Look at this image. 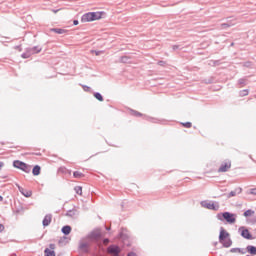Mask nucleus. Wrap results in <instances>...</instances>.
<instances>
[{"mask_svg": "<svg viewBox=\"0 0 256 256\" xmlns=\"http://www.w3.org/2000/svg\"><path fill=\"white\" fill-rule=\"evenodd\" d=\"M230 236L229 232L225 230V228H220V234H219V241L222 243L223 247L229 248L233 245V241L231 238H228Z\"/></svg>", "mask_w": 256, "mask_h": 256, "instance_id": "1", "label": "nucleus"}, {"mask_svg": "<svg viewBox=\"0 0 256 256\" xmlns=\"http://www.w3.org/2000/svg\"><path fill=\"white\" fill-rule=\"evenodd\" d=\"M217 219L219 221H226L230 225H233V223H235V221H237V215H235L231 212H223V213L217 214Z\"/></svg>", "mask_w": 256, "mask_h": 256, "instance_id": "2", "label": "nucleus"}, {"mask_svg": "<svg viewBox=\"0 0 256 256\" xmlns=\"http://www.w3.org/2000/svg\"><path fill=\"white\" fill-rule=\"evenodd\" d=\"M201 206L205 209H210L211 211H219V202H209V201H202Z\"/></svg>", "mask_w": 256, "mask_h": 256, "instance_id": "3", "label": "nucleus"}, {"mask_svg": "<svg viewBox=\"0 0 256 256\" xmlns=\"http://www.w3.org/2000/svg\"><path fill=\"white\" fill-rule=\"evenodd\" d=\"M238 233H240V235H241V237H243V239H248V240L253 239V235H251V232H249V229L245 228V226H241L238 229Z\"/></svg>", "mask_w": 256, "mask_h": 256, "instance_id": "4", "label": "nucleus"}, {"mask_svg": "<svg viewBox=\"0 0 256 256\" xmlns=\"http://www.w3.org/2000/svg\"><path fill=\"white\" fill-rule=\"evenodd\" d=\"M230 169H231V161L226 160L222 162V164L220 165L218 169V173H227V171H229Z\"/></svg>", "mask_w": 256, "mask_h": 256, "instance_id": "5", "label": "nucleus"}, {"mask_svg": "<svg viewBox=\"0 0 256 256\" xmlns=\"http://www.w3.org/2000/svg\"><path fill=\"white\" fill-rule=\"evenodd\" d=\"M88 239H90V241H99L101 239V232H91L88 235Z\"/></svg>", "mask_w": 256, "mask_h": 256, "instance_id": "6", "label": "nucleus"}, {"mask_svg": "<svg viewBox=\"0 0 256 256\" xmlns=\"http://www.w3.org/2000/svg\"><path fill=\"white\" fill-rule=\"evenodd\" d=\"M82 23H89L90 21H93V13L88 12L84 14L81 18Z\"/></svg>", "mask_w": 256, "mask_h": 256, "instance_id": "7", "label": "nucleus"}, {"mask_svg": "<svg viewBox=\"0 0 256 256\" xmlns=\"http://www.w3.org/2000/svg\"><path fill=\"white\" fill-rule=\"evenodd\" d=\"M108 252L113 256L119 255V253H121V249L119 248V246H109Z\"/></svg>", "mask_w": 256, "mask_h": 256, "instance_id": "8", "label": "nucleus"}, {"mask_svg": "<svg viewBox=\"0 0 256 256\" xmlns=\"http://www.w3.org/2000/svg\"><path fill=\"white\" fill-rule=\"evenodd\" d=\"M17 187H18V191H19L24 197H31V195H33V192L27 191V190L23 189V187L19 186V184H17Z\"/></svg>", "mask_w": 256, "mask_h": 256, "instance_id": "9", "label": "nucleus"}, {"mask_svg": "<svg viewBox=\"0 0 256 256\" xmlns=\"http://www.w3.org/2000/svg\"><path fill=\"white\" fill-rule=\"evenodd\" d=\"M52 218L53 216L51 214L46 215L42 221L43 227H49V225H51Z\"/></svg>", "mask_w": 256, "mask_h": 256, "instance_id": "10", "label": "nucleus"}, {"mask_svg": "<svg viewBox=\"0 0 256 256\" xmlns=\"http://www.w3.org/2000/svg\"><path fill=\"white\" fill-rule=\"evenodd\" d=\"M66 217H72L75 219L76 217H79V211H77V209L68 210Z\"/></svg>", "mask_w": 256, "mask_h": 256, "instance_id": "11", "label": "nucleus"}, {"mask_svg": "<svg viewBox=\"0 0 256 256\" xmlns=\"http://www.w3.org/2000/svg\"><path fill=\"white\" fill-rule=\"evenodd\" d=\"M28 51H29L30 55H35V53H41L42 48L40 46H35L32 48H28Z\"/></svg>", "mask_w": 256, "mask_h": 256, "instance_id": "12", "label": "nucleus"}, {"mask_svg": "<svg viewBox=\"0 0 256 256\" xmlns=\"http://www.w3.org/2000/svg\"><path fill=\"white\" fill-rule=\"evenodd\" d=\"M79 249H80V251H83L84 253H87V251L89 249V243H87V242H80Z\"/></svg>", "mask_w": 256, "mask_h": 256, "instance_id": "13", "label": "nucleus"}, {"mask_svg": "<svg viewBox=\"0 0 256 256\" xmlns=\"http://www.w3.org/2000/svg\"><path fill=\"white\" fill-rule=\"evenodd\" d=\"M102 16H103V12H92L93 21H97L101 19Z\"/></svg>", "mask_w": 256, "mask_h": 256, "instance_id": "14", "label": "nucleus"}, {"mask_svg": "<svg viewBox=\"0 0 256 256\" xmlns=\"http://www.w3.org/2000/svg\"><path fill=\"white\" fill-rule=\"evenodd\" d=\"M32 173L34 176L41 175V166L39 165L34 166Z\"/></svg>", "mask_w": 256, "mask_h": 256, "instance_id": "15", "label": "nucleus"}, {"mask_svg": "<svg viewBox=\"0 0 256 256\" xmlns=\"http://www.w3.org/2000/svg\"><path fill=\"white\" fill-rule=\"evenodd\" d=\"M246 250L250 253V255H256V247L253 245H248Z\"/></svg>", "mask_w": 256, "mask_h": 256, "instance_id": "16", "label": "nucleus"}, {"mask_svg": "<svg viewBox=\"0 0 256 256\" xmlns=\"http://www.w3.org/2000/svg\"><path fill=\"white\" fill-rule=\"evenodd\" d=\"M24 164H25V162H21L19 160H15L13 162V167H15L16 169H21Z\"/></svg>", "mask_w": 256, "mask_h": 256, "instance_id": "17", "label": "nucleus"}, {"mask_svg": "<svg viewBox=\"0 0 256 256\" xmlns=\"http://www.w3.org/2000/svg\"><path fill=\"white\" fill-rule=\"evenodd\" d=\"M51 31L57 33L58 35H63V33H67V30L61 28H52Z\"/></svg>", "mask_w": 256, "mask_h": 256, "instance_id": "18", "label": "nucleus"}, {"mask_svg": "<svg viewBox=\"0 0 256 256\" xmlns=\"http://www.w3.org/2000/svg\"><path fill=\"white\" fill-rule=\"evenodd\" d=\"M62 233H63L64 235H69V234L71 233V226H69V225L64 226V227L62 228Z\"/></svg>", "mask_w": 256, "mask_h": 256, "instance_id": "19", "label": "nucleus"}, {"mask_svg": "<svg viewBox=\"0 0 256 256\" xmlns=\"http://www.w3.org/2000/svg\"><path fill=\"white\" fill-rule=\"evenodd\" d=\"M20 169L21 171H24V173H31V166L27 165L26 163H24V165Z\"/></svg>", "mask_w": 256, "mask_h": 256, "instance_id": "20", "label": "nucleus"}, {"mask_svg": "<svg viewBox=\"0 0 256 256\" xmlns=\"http://www.w3.org/2000/svg\"><path fill=\"white\" fill-rule=\"evenodd\" d=\"M45 256H55V251L50 250L49 248H46L44 250Z\"/></svg>", "mask_w": 256, "mask_h": 256, "instance_id": "21", "label": "nucleus"}, {"mask_svg": "<svg viewBox=\"0 0 256 256\" xmlns=\"http://www.w3.org/2000/svg\"><path fill=\"white\" fill-rule=\"evenodd\" d=\"M244 217H251L252 215H255V211L249 209L244 212Z\"/></svg>", "mask_w": 256, "mask_h": 256, "instance_id": "22", "label": "nucleus"}, {"mask_svg": "<svg viewBox=\"0 0 256 256\" xmlns=\"http://www.w3.org/2000/svg\"><path fill=\"white\" fill-rule=\"evenodd\" d=\"M233 25H235V23H231V21L228 20L227 23H223L221 25L222 29H227V27H233Z\"/></svg>", "mask_w": 256, "mask_h": 256, "instance_id": "23", "label": "nucleus"}, {"mask_svg": "<svg viewBox=\"0 0 256 256\" xmlns=\"http://www.w3.org/2000/svg\"><path fill=\"white\" fill-rule=\"evenodd\" d=\"M94 97L98 101H103V95H101V93H99V92L94 93Z\"/></svg>", "mask_w": 256, "mask_h": 256, "instance_id": "24", "label": "nucleus"}, {"mask_svg": "<svg viewBox=\"0 0 256 256\" xmlns=\"http://www.w3.org/2000/svg\"><path fill=\"white\" fill-rule=\"evenodd\" d=\"M74 191H76L77 195H81L83 193V188L81 186H76Z\"/></svg>", "mask_w": 256, "mask_h": 256, "instance_id": "25", "label": "nucleus"}, {"mask_svg": "<svg viewBox=\"0 0 256 256\" xmlns=\"http://www.w3.org/2000/svg\"><path fill=\"white\" fill-rule=\"evenodd\" d=\"M31 55V52H29V49L27 48L26 52L22 54L23 59H29Z\"/></svg>", "mask_w": 256, "mask_h": 256, "instance_id": "26", "label": "nucleus"}, {"mask_svg": "<svg viewBox=\"0 0 256 256\" xmlns=\"http://www.w3.org/2000/svg\"><path fill=\"white\" fill-rule=\"evenodd\" d=\"M238 83L242 86L247 85V79L246 78H240L238 80Z\"/></svg>", "mask_w": 256, "mask_h": 256, "instance_id": "27", "label": "nucleus"}, {"mask_svg": "<svg viewBox=\"0 0 256 256\" xmlns=\"http://www.w3.org/2000/svg\"><path fill=\"white\" fill-rule=\"evenodd\" d=\"M73 175H74V177H75L76 179H79V178H81V177L83 176V173H81V172H79V171H75V172L73 173Z\"/></svg>", "mask_w": 256, "mask_h": 256, "instance_id": "28", "label": "nucleus"}, {"mask_svg": "<svg viewBox=\"0 0 256 256\" xmlns=\"http://www.w3.org/2000/svg\"><path fill=\"white\" fill-rule=\"evenodd\" d=\"M237 251H238V253H245V252L241 251V248H232L230 250L231 253H237Z\"/></svg>", "mask_w": 256, "mask_h": 256, "instance_id": "29", "label": "nucleus"}, {"mask_svg": "<svg viewBox=\"0 0 256 256\" xmlns=\"http://www.w3.org/2000/svg\"><path fill=\"white\" fill-rule=\"evenodd\" d=\"M240 95H241V97H245V96L249 95V90L240 91Z\"/></svg>", "mask_w": 256, "mask_h": 256, "instance_id": "30", "label": "nucleus"}, {"mask_svg": "<svg viewBox=\"0 0 256 256\" xmlns=\"http://www.w3.org/2000/svg\"><path fill=\"white\" fill-rule=\"evenodd\" d=\"M183 127H186V129H191L192 127V124L191 122H185V123H182Z\"/></svg>", "mask_w": 256, "mask_h": 256, "instance_id": "31", "label": "nucleus"}, {"mask_svg": "<svg viewBox=\"0 0 256 256\" xmlns=\"http://www.w3.org/2000/svg\"><path fill=\"white\" fill-rule=\"evenodd\" d=\"M132 115H134L135 117H142L143 114H141L140 112H137L135 110L132 111Z\"/></svg>", "mask_w": 256, "mask_h": 256, "instance_id": "32", "label": "nucleus"}, {"mask_svg": "<svg viewBox=\"0 0 256 256\" xmlns=\"http://www.w3.org/2000/svg\"><path fill=\"white\" fill-rule=\"evenodd\" d=\"M235 195H237V191H231L229 194H228V199H231V197H235Z\"/></svg>", "mask_w": 256, "mask_h": 256, "instance_id": "33", "label": "nucleus"}, {"mask_svg": "<svg viewBox=\"0 0 256 256\" xmlns=\"http://www.w3.org/2000/svg\"><path fill=\"white\" fill-rule=\"evenodd\" d=\"M234 191H236V195H240V193H243V188H236Z\"/></svg>", "mask_w": 256, "mask_h": 256, "instance_id": "34", "label": "nucleus"}, {"mask_svg": "<svg viewBox=\"0 0 256 256\" xmlns=\"http://www.w3.org/2000/svg\"><path fill=\"white\" fill-rule=\"evenodd\" d=\"M250 195H256V188H252L249 190Z\"/></svg>", "mask_w": 256, "mask_h": 256, "instance_id": "35", "label": "nucleus"}, {"mask_svg": "<svg viewBox=\"0 0 256 256\" xmlns=\"http://www.w3.org/2000/svg\"><path fill=\"white\" fill-rule=\"evenodd\" d=\"M92 53H95L96 56H99L101 53H103V51L92 50Z\"/></svg>", "mask_w": 256, "mask_h": 256, "instance_id": "36", "label": "nucleus"}, {"mask_svg": "<svg viewBox=\"0 0 256 256\" xmlns=\"http://www.w3.org/2000/svg\"><path fill=\"white\" fill-rule=\"evenodd\" d=\"M5 231V226L3 224H0V233H3Z\"/></svg>", "mask_w": 256, "mask_h": 256, "instance_id": "37", "label": "nucleus"}, {"mask_svg": "<svg viewBox=\"0 0 256 256\" xmlns=\"http://www.w3.org/2000/svg\"><path fill=\"white\" fill-rule=\"evenodd\" d=\"M122 63H127V56L121 58Z\"/></svg>", "mask_w": 256, "mask_h": 256, "instance_id": "38", "label": "nucleus"}, {"mask_svg": "<svg viewBox=\"0 0 256 256\" xmlns=\"http://www.w3.org/2000/svg\"><path fill=\"white\" fill-rule=\"evenodd\" d=\"M179 47H180L179 45H174L173 46V51H177V49H179Z\"/></svg>", "mask_w": 256, "mask_h": 256, "instance_id": "39", "label": "nucleus"}, {"mask_svg": "<svg viewBox=\"0 0 256 256\" xmlns=\"http://www.w3.org/2000/svg\"><path fill=\"white\" fill-rule=\"evenodd\" d=\"M103 243H104V245H108L109 244V239H104V241H103Z\"/></svg>", "mask_w": 256, "mask_h": 256, "instance_id": "40", "label": "nucleus"}, {"mask_svg": "<svg viewBox=\"0 0 256 256\" xmlns=\"http://www.w3.org/2000/svg\"><path fill=\"white\" fill-rule=\"evenodd\" d=\"M73 25H79V20H74Z\"/></svg>", "mask_w": 256, "mask_h": 256, "instance_id": "41", "label": "nucleus"}, {"mask_svg": "<svg viewBox=\"0 0 256 256\" xmlns=\"http://www.w3.org/2000/svg\"><path fill=\"white\" fill-rule=\"evenodd\" d=\"M127 256H137V255L134 252H130V253H128Z\"/></svg>", "mask_w": 256, "mask_h": 256, "instance_id": "42", "label": "nucleus"}, {"mask_svg": "<svg viewBox=\"0 0 256 256\" xmlns=\"http://www.w3.org/2000/svg\"><path fill=\"white\" fill-rule=\"evenodd\" d=\"M3 165H4V163L0 162V170L3 169Z\"/></svg>", "mask_w": 256, "mask_h": 256, "instance_id": "43", "label": "nucleus"}, {"mask_svg": "<svg viewBox=\"0 0 256 256\" xmlns=\"http://www.w3.org/2000/svg\"><path fill=\"white\" fill-rule=\"evenodd\" d=\"M89 89L88 86H84V91H87Z\"/></svg>", "mask_w": 256, "mask_h": 256, "instance_id": "44", "label": "nucleus"}, {"mask_svg": "<svg viewBox=\"0 0 256 256\" xmlns=\"http://www.w3.org/2000/svg\"><path fill=\"white\" fill-rule=\"evenodd\" d=\"M106 231H111V227H106Z\"/></svg>", "mask_w": 256, "mask_h": 256, "instance_id": "45", "label": "nucleus"}, {"mask_svg": "<svg viewBox=\"0 0 256 256\" xmlns=\"http://www.w3.org/2000/svg\"><path fill=\"white\" fill-rule=\"evenodd\" d=\"M0 201H3V196L0 195Z\"/></svg>", "mask_w": 256, "mask_h": 256, "instance_id": "46", "label": "nucleus"}, {"mask_svg": "<svg viewBox=\"0 0 256 256\" xmlns=\"http://www.w3.org/2000/svg\"><path fill=\"white\" fill-rule=\"evenodd\" d=\"M160 65H163V62H159Z\"/></svg>", "mask_w": 256, "mask_h": 256, "instance_id": "47", "label": "nucleus"}, {"mask_svg": "<svg viewBox=\"0 0 256 256\" xmlns=\"http://www.w3.org/2000/svg\"><path fill=\"white\" fill-rule=\"evenodd\" d=\"M231 46L233 47V43L231 44Z\"/></svg>", "mask_w": 256, "mask_h": 256, "instance_id": "48", "label": "nucleus"}, {"mask_svg": "<svg viewBox=\"0 0 256 256\" xmlns=\"http://www.w3.org/2000/svg\"><path fill=\"white\" fill-rule=\"evenodd\" d=\"M247 256H251V255H247Z\"/></svg>", "mask_w": 256, "mask_h": 256, "instance_id": "49", "label": "nucleus"}]
</instances>
